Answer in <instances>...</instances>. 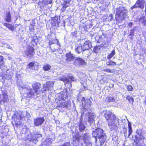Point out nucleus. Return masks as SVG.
Instances as JSON below:
<instances>
[{"instance_id": "obj_1", "label": "nucleus", "mask_w": 146, "mask_h": 146, "mask_svg": "<svg viewBox=\"0 0 146 146\" xmlns=\"http://www.w3.org/2000/svg\"><path fill=\"white\" fill-rule=\"evenodd\" d=\"M104 116L108 121V126L111 130L115 129L117 127V124L119 122V118L116 117L113 113L110 111H106Z\"/></svg>"}, {"instance_id": "obj_2", "label": "nucleus", "mask_w": 146, "mask_h": 146, "mask_svg": "<svg viewBox=\"0 0 146 146\" xmlns=\"http://www.w3.org/2000/svg\"><path fill=\"white\" fill-rule=\"evenodd\" d=\"M127 11L124 7L120 6L116 9V13L115 15V19L118 23L121 22L126 17Z\"/></svg>"}, {"instance_id": "obj_3", "label": "nucleus", "mask_w": 146, "mask_h": 146, "mask_svg": "<svg viewBox=\"0 0 146 146\" xmlns=\"http://www.w3.org/2000/svg\"><path fill=\"white\" fill-rule=\"evenodd\" d=\"M71 104V102L69 100L65 102H60L57 104L56 108L59 110L63 112L69 109L70 108Z\"/></svg>"}, {"instance_id": "obj_4", "label": "nucleus", "mask_w": 146, "mask_h": 146, "mask_svg": "<svg viewBox=\"0 0 146 146\" xmlns=\"http://www.w3.org/2000/svg\"><path fill=\"white\" fill-rule=\"evenodd\" d=\"M77 100L78 101H81L82 106L85 109L89 108L91 105V101L90 99H87L85 100L84 98L81 96H78Z\"/></svg>"}, {"instance_id": "obj_5", "label": "nucleus", "mask_w": 146, "mask_h": 146, "mask_svg": "<svg viewBox=\"0 0 146 146\" xmlns=\"http://www.w3.org/2000/svg\"><path fill=\"white\" fill-rule=\"evenodd\" d=\"M59 80L63 81L65 84V85L66 86H68V85L69 82L70 84H69L68 88H70L72 86V84L71 83L72 81H75V79L72 76H67L66 77L64 76H62L59 78Z\"/></svg>"}, {"instance_id": "obj_6", "label": "nucleus", "mask_w": 146, "mask_h": 146, "mask_svg": "<svg viewBox=\"0 0 146 146\" xmlns=\"http://www.w3.org/2000/svg\"><path fill=\"white\" fill-rule=\"evenodd\" d=\"M34 50L32 46H29L27 48L25 51V56L29 58L33 56L35 53Z\"/></svg>"}, {"instance_id": "obj_7", "label": "nucleus", "mask_w": 146, "mask_h": 146, "mask_svg": "<svg viewBox=\"0 0 146 146\" xmlns=\"http://www.w3.org/2000/svg\"><path fill=\"white\" fill-rule=\"evenodd\" d=\"M27 95L29 97H32L34 98L35 96L39 94V92H37L33 89L27 88Z\"/></svg>"}, {"instance_id": "obj_8", "label": "nucleus", "mask_w": 146, "mask_h": 146, "mask_svg": "<svg viewBox=\"0 0 146 146\" xmlns=\"http://www.w3.org/2000/svg\"><path fill=\"white\" fill-rule=\"evenodd\" d=\"M44 118L36 117L34 119V125L36 126L41 125L44 122Z\"/></svg>"}, {"instance_id": "obj_9", "label": "nucleus", "mask_w": 146, "mask_h": 146, "mask_svg": "<svg viewBox=\"0 0 146 146\" xmlns=\"http://www.w3.org/2000/svg\"><path fill=\"white\" fill-rule=\"evenodd\" d=\"M85 62L84 60L80 58H76L75 60L73 62V64L76 66L85 64Z\"/></svg>"}, {"instance_id": "obj_10", "label": "nucleus", "mask_w": 146, "mask_h": 146, "mask_svg": "<svg viewBox=\"0 0 146 146\" xmlns=\"http://www.w3.org/2000/svg\"><path fill=\"white\" fill-rule=\"evenodd\" d=\"M39 64L37 62H31L27 66V69L31 70H37L38 68Z\"/></svg>"}, {"instance_id": "obj_11", "label": "nucleus", "mask_w": 146, "mask_h": 146, "mask_svg": "<svg viewBox=\"0 0 146 146\" xmlns=\"http://www.w3.org/2000/svg\"><path fill=\"white\" fill-rule=\"evenodd\" d=\"M66 61L67 63L70 62L72 61H74L76 58L73 55V54L71 52L66 54Z\"/></svg>"}, {"instance_id": "obj_12", "label": "nucleus", "mask_w": 146, "mask_h": 146, "mask_svg": "<svg viewBox=\"0 0 146 146\" xmlns=\"http://www.w3.org/2000/svg\"><path fill=\"white\" fill-rule=\"evenodd\" d=\"M92 47L91 42L89 40L86 41L84 43L83 45V50L90 49Z\"/></svg>"}, {"instance_id": "obj_13", "label": "nucleus", "mask_w": 146, "mask_h": 146, "mask_svg": "<svg viewBox=\"0 0 146 146\" xmlns=\"http://www.w3.org/2000/svg\"><path fill=\"white\" fill-rule=\"evenodd\" d=\"M58 17H58L56 16L52 18L51 21V23L52 26L57 27L59 25L60 20L59 19H58Z\"/></svg>"}, {"instance_id": "obj_14", "label": "nucleus", "mask_w": 146, "mask_h": 146, "mask_svg": "<svg viewBox=\"0 0 146 146\" xmlns=\"http://www.w3.org/2000/svg\"><path fill=\"white\" fill-rule=\"evenodd\" d=\"M136 133L139 136V140H144L145 137L143 135V131L141 129H139L137 130Z\"/></svg>"}, {"instance_id": "obj_15", "label": "nucleus", "mask_w": 146, "mask_h": 146, "mask_svg": "<svg viewBox=\"0 0 146 146\" xmlns=\"http://www.w3.org/2000/svg\"><path fill=\"white\" fill-rule=\"evenodd\" d=\"M98 130H100V129H96L95 131H93L92 133L93 136L95 137L96 139L97 138L99 139V141H100V132L98 131Z\"/></svg>"}, {"instance_id": "obj_16", "label": "nucleus", "mask_w": 146, "mask_h": 146, "mask_svg": "<svg viewBox=\"0 0 146 146\" xmlns=\"http://www.w3.org/2000/svg\"><path fill=\"white\" fill-rule=\"evenodd\" d=\"M33 89H34L35 91H36L37 92H39L40 94L41 91H38V90L41 88L40 84L39 83H36L32 85Z\"/></svg>"}, {"instance_id": "obj_17", "label": "nucleus", "mask_w": 146, "mask_h": 146, "mask_svg": "<svg viewBox=\"0 0 146 146\" xmlns=\"http://www.w3.org/2000/svg\"><path fill=\"white\" fill-rule=\"evenodd\" d=\"M95 117V116L94 115H90L89 116L88 121L90 123L91 125H92L93 126L94 125V118Z\"/></svg>"}, {"instance_id": "obj_18", "label": "nucleus", "mask_w": 146, "mask_h": 146, "mask_svg": "<svg viewBox=\"0 0 146 146\" xmlns=\"http://www.w3.org/2000/svg\"><path fill=\"white\" fill-rule=\"evenodd\" d=\"M126 99L128 101L129 103L131 104L132 105L134 102V99L133 97L130 95H127L126 97Z\"/></svg>"}, {"instance_id": "obj_19", "label": "nucleus", "mask_w": 146, "mask_h": 146, "mask_svg": "<svg viewBox=\"0 0 146 146\" xmlns=\"http://www.w3.org/2000/svg\"><path fill=\"white\" fill-rule=\"evenodd\" d=\"M51 142L49 139H46L45 141L43 142L42 144V146H50Z\"/></svg>"}, {"instance_id": "obj_20", "label": "nucleus", "mask_w": 146, "mask_h": 146, "mask_svg": "<svg viewBox=\"0 0 146 146\" xmlns=\"http://www.w3.org/2000/svg\"><path fill=\"white\" fill-rule=\"evenodd\" d=\"M128 137L131 134L132 132V130L131 126V123L129 121L128 122Z\"/></svg>"}, {"instance_id": "obj_21", "label": "nucleus", "mask_w": 146, "mask_h": 146, "mask_svg": "<svg viewBox=\"0 0 146 146\" xmlns=\"http://www.w3.org/2000/svg\"><path fill=\"white\" fill-rule=\"evenodd\" d=\"M106 101L108 102H114L115 99L113 97L108 96L106 99Z\"/></svg>"}, {"instance_id": "obj_22", "label": "nucleus", "mask_w": 146, "mask_h": 146, "mask_svg": "<svg viewBox=\"0 0 146 146\" xmlns=\"http://www.w3.org/2000/svg\"><path fill=\"white\" fill-rule=\"evenodd\" d=\"M75 50L78 54H79L82 51H84V50H83V47L81 46H77L75 48Z\"/></svg>"}, {"instance_id": "obj_23", "label": "nucleus", "mask_w": 146, "mask_h": 146, "mask_svg": "<svg viewBox=\"0 0 146 146\" xmlns=\"http://www.w3.org/2000/svg\"><path fill=\"white\" fill-rule=\"evenodd\" d=\"M83 140L84 142L90 140V137L87 133H85L83 137Z\"/></svg>"}, {"instance_id": "obj_24", "label": "nucleus", "mask_w": 146, "mask_h": 146, "mask_svg": "<svg viewBox=\"0 0 146 146\" xmlns=\"http://www.w3.org/2000/svg\"><path fill=\"white\" fill-rule=\"evenodd\" d=\"M3 25L4 26H6L7 28H8L9 30L12 31H13L14 28L13 26H12L9 24H8L7 23H4Z\"/></svg>"}, {"instance_id": "obj_25", "label": "nucleus", "mask_w": 146, "mask_h": 146, "mask_svg": "<svg viewBox=\"0 0 146 146\" xmlns=\"http://www.w3.org/2000/svg\"><path fill=\"white\" fill-rule=\"evenodd\" d=\"M27 113L28 114V112L27 111L22 112L21 114L19 115V119H23V118H24L26 116Z\"/></svg>"}, {"instance_id": "obj_26", "label": "nucleus", "mask_w": 146, "mask_h": 146, "mask_svg": "<svg viewBox=\"0 0 146 146\" xmlns=\"http://www.w3.org/2000/svg\"><path fill=\"white\" fill-rule=\"evenodd\" d=\"M11 15L10 13L9 12L7 13L6 15V21L8 22H11Z\"/></svg>"}, {"instance_id": "obj_27", "label": "nucleus", "mask_w": 146, "mask_h": 146, "mask_svg": "<svg viewBox=\"0 0 146 146\" xmlns=\"http://www.w3.org/2000/svg\"><path fill=\"white\" fill-rule=\"evenodd\" d=\"M79 139L77 138H75L73 140L72 143L74 146H81L79 144Z\"/></svg>"}, {"instance_id": "obj_28", "label": "nucleus", "mask_w": 146, "mask_h": 146, "mask_svg": "<svg viewBox=\"0 0 146 146\" xmlns=\"http://www.w3.org/2000/svg\"><path fill=\"white\" fill-rule=\"evenodd\" d=\"M101 145L103 144L106 141V135L104 134V135H101Z\"/></svg>"}, {"instance_id": "obj_29", "label": "nucleus", "mask_w": 146, "mask_h": 146, "mask_svg": "<svg viewBox=\"0 0 146 146\" xmlns=\"http://www.w3.org/2000/svg\"><path fill=\"white\" fill-rule=\"evenodd\" d=\"M100 46H96L94 48V51L96 53H100Z\"/></svg>"}, {"instance_id": "obj_30", "label": "nucleus", "mask_w": 146, "mask_h": 146, "mask_svg": "<svg viewBox=\"0 0 146 146\" xmlns=\"http://www.w3.org/2000/svg\"><path fill=\"white\" fill-rule=\"evenodd\" d=\"M79 128L80 131H82L85 129V127L82 122H80L79 125Z\"/></svg>"}, {"instance_id": "obj_31", "label": "nucleus", "mask_w": 146, "mask_h": 146, "mask_svg": "<svg viewBox=\"0 0 146 146\" xmlns=\"http://www.w3.org/2000/svg\"><path fill=\"white\" fill-rule=\"evenodd\" d=\"M115 52L114 50H113L107 56V58L108 59H110L115 54Z\"/></svg>"}, {"instance_id": "obj_32", "label": "nucleus", "mask_w": 146, "mask_h": 146, "mask_svg": "<svg viewBox=\"0 0 146 146\" xmlns=\"http://www.w3.org/2000/svg\"><path fill=\"white\" fill-rule=\"evenodd\" d=\"M64 92H61L60 93L57 94L58 99L59 100L61 101V100H64V98H62V96H64Z\"/></svg>"}, {"instance_id": "obj_33", "label": "nucleus", "mask_w": 146, "mask_h": 146, "mask_svg": "<svg viewBox=\"0 0 146 146\" xmlns=\"http://www.w3.org/2000/svg\"><path fill=\"white\" fill-rule=\"evenodd\" d=\"M54 84V83L53 82H46V84L45 86H46L47 85L48 87L50 88H51L53 86Z\"/></svg>"}, {"instance_id": "obj_34", "label": "nucleus", "mask_w": 146, "mask_h": 146, "mask_svg": "<svg viewBox=\"0 0 146 146\" xmlns=\"http://www.w3.org/2000/svg\"><path fill=\"white\" fill-rule=\"evenodd\" d=\"M54 84V83L53 82H46V84L45 86H46L47 85L48 87L50 88H51L53 86Z\"/></svg>"}, {"instance_id": "obj_35", "label": "nucleus", "mask_w": 146, "mask_h": 146, "mask_svg": "<svg viewBox=\"0 0 146 146\" xmlns=\"http://www.w3.org/2000/svg\"><path fill=\"white\" fill-rule=\"evenodd\" d=\"M70 1V0H67L65 1L63 3V7L66 8L68 7L69 5V2Z\"/></svg>"}, {"instance_id": "obj_36", "label": "nucleus", "mask_w": 146, "mask_h": 146, "mask_svg": "<svg viewBox=\"0 0 146 146\" xmlns=\"http://www.w3.org/2000/svg\"><path fill=\"white\" fill-rule=\"evenodd\" d=\"M107 65H112L114 66L116 65V63L111 60H110L108 62L106 63Z\"/></svg>"}, {"instance_id": "obj_37", "label": "nucleus", "mask_w": 146, "mask_h": 146, "mask_svg": "<svg viewBox=\"0 0 146 146\" xmlns=\"http://www.w3.org/2000/svg\"><path fill=\"white\" fill-rule=\"evenodd\" d=\"M51 68V66L49 64H46L44 65L43 68L44 70L48 71Z\"/></svg>"}, {"instance_id": "obj_38", "label": "nucleus", "mask_w": 146, "mask_h": 146, "mask_svg": "<svg viewBox=\"0 0 146 146\" xmlns=\"http://www.w3.org/2000/svg\"><path fill=\"white\" fill-rule=\"evenodd\" d=\"M46 86V84H44V85L42 89V90L41 91L42 92H44L45 91L49 90L50 89L47 86V85L46 86Z\"/></svg>"}, {"instance_id": "obj_39", "label": "nucleus", "mask_w": 146, "mask_h": 146, "mask_svg": "<svg viewBox=\"0 0 146 146\" xmlns=\"http://www.w3.org/2000/svg\"><path fill=\"white\" fill-rule=\"evenodd\" d=\"M3 65V58L2 56H0V68H1Z\"/></svg>"}, {"instance_id": "obj_40", "label": "nucleus", "mask_w": 146, "mask_h": 146, "mask_svg": "<svg viewBox=\"0 0 146 146\" xmlns=\"http://www.w3.org/2000/svg\"><path fill=\"white\" fill-rule=\"evenodd\" d=\"M102 71L103 73H104V72H106L109 73H111L113 72L109 68H106V69H104L102 70Z\"/></svg>"}, {"instance_id": "obj_41", "label": "nucleus", "mask_w": 146, "mask_h": 146, "mask_svg": "<svg viewBox=\"0 0 146 146\" xmlns=\"http://www.w3.org/2000/svg\"><path fill=\"white\" fill-rule=\"evenodd\" d=\"M126 88L128 91H132L133 90V88L132 86L130 85H127Z\"/></svg>"}, {"instance_id": "obj_42", "label": "nucleus", "mask_w": 146, "mask_h": 146, "mask_svg": "<svg viewBox=\"0 0 146 146\" xmlns=\"http://www.w3.org/2000/svg\"><path fill=\"white\" fill-rule=\"evenodd\" d=\"M139 3L136 2V3L131 7V9H132L134 8L139 7Z\"/></svg>"}, {"instance_id": "obj_43", "label": "nucleus", "mask_w": 146, "mask_h": 146, "mask_svg": "<svg viewBox=\"0 0 146 146\" xmlns=\"http://www.w3.org/2000/svg\"><path fill=\"white\" fill-rule=\"evenodd\" d=\"M86 146H92V144L90 140L84 142Z\"/></svg>"}, {"instance_id": "obj_44", "label": "nucleus", "mask_w": 146, "mask_h": 146, "mask_svg": "<svg viewBox=\"0 0 146 146\" xmlns=\"http://www.w3.org/2000/svg\"><path fill=\"white\" fill-rule=\"evenodd\" d=\"M36 135H33L30 138H28V139L29 141L35 140L36 139Z\"/></svg>"}, {"instance_id": "obj_45", "label": "nucleus", "mask_w": 146, "mask_h": 146, "mask_svg": "<svg viewBox=\"0 0 146 146\" xmlns=\"http://www.w3.org/2000/svg\"><path fill=\"white\" fill-rule=\"evenodd\" d=\"M100 36H97L95 37L96 40L98 43H100Z\"/></svg>"}, {"instance_id": "obj_46", "label": "nucleus", "mask_w": 146, "mask_h": 146, "mask_svg": "<svg viewBox=\"0 0 146 146\" xmlns=\"http://www.w3.org/2000/svg\"><path fill=\"white\" fill-rule=\"evenodd\" d=\"M77 34V31H75L74 32H72L71 33V35L72 36L76 37Z\"/></svg>"}, {"instance_id": "obj_47", "label": "nucleus", "mask_w": 146, "mask_h": 146, "mask_svg": "<svg viewBox=\"0 0 146 146\" xmlns=\"http://www.w3.org/2000/svg\"><path fill=\"white\" fill-rule=\"evenodd\" d=\"M86 115H88L89 116L90 115H94L93 112L90 111V110H89L88 113H86Z\"/></svg>"}, {"instance_id": "obj_48", "label": "nucleus", "mask_w": 146, "mask_h": 146, "mask_svg": "<svg viewBox=\"0 0 146 146\" xmlns=\"http://www.w3.org/2000/svg\"><path fill=\"white\" fill-rule=\"evenodd\" d=\"M17 86H20V87H21V88H22V89H26V86L25 85H24V86H23V85H20V84H19L18 83V82H17Z\"/></svg>"}, {"instance_id": "obj_49", "label": "nucleus", "mask_w": 146, "mask_h": 146, "mask_svg": "<svg viewBox=\"0 0 146 146\" xmlns=\"http://www.w3.org/2000/svg\"><path fill=\"white\" fill-rule=\"evenodd\" d=\"M130 32L129 35V36H133L134 35V32L133 30H130Z\"/></svg>"}, {"instance_id": "obj_50", "label": "nucleus", "mask_w": 146, "mask_h": 146, "mask_svg": "<svg viewBox=\"0 0 146 146\" xmlns=\"http://www.w3.org/2000/svg\"><path fill=\"white\" fill-rule=\"evenodd\" d=\"M64 96H62V98H64V100H65L67 97V95L64 92Z\"/></svg>"}, {"instance_id": "obj_51", "label": "nucleus", "mask_w": 146, "mask_h": 146, "mask_svg": "<svg viewBox=\"0 0 146 146\" xmlns=\"http://www.w3.org/2000/svg\"><path fill=\"white\" fill-rule=\"evenodd\" d=\"M3 98H5V100L6 101H7V100L8 99L7 98L8 96L5 93L3 94Z\"/></svg>"}, {"instance_id": "obj_52", "label": "nucleus", "mask_w": 146, "mask_h": 146, "mask_svg": "<svg viewBox=\"0 0 146 146\" xmlns=\"http://www.w3.org/2000/svg\"><path fill=\"white\" fill-rule=\"evenodd\" d=\"M135 138L133 140L134 141V142H136L137 141L138 139V137L137 135H135Z\"/></svg>"}, {"instance_id": "obj_53", "label": "nucleus", "mask_w": 146, "mask_h": 146, "mask_svg": "<svg viewBox=\"0 0 146 146\" xmlns=\"http://www.w3.org/2000/svg\"><path fill=\"white\" fill-rule=\"evenodd\" d=\"M142 23L143 24V25L146 27V20H144L142 21Z\"/></svg>"}, {"instance_id": "obj_54", "label": "nucleus", "mask_w": 146, "mask_h": 146, "mask_svg": "<svg viewBox=\"0 0 146 146\" xmlns=\"http://www.w3.org/2000/svg\"><path fill=\"white\" fill-rule=\"evenodd\" d=\"M133 25V23L132 22H130L128 24V26L129 27H131Z\"/></svg>"}, {"instance_id": "obj_55", "label": "nucleus", "mask_w": 146, "mask_h": 146, "mask_svg": "<svg viewBox=\"0 0 146 146\" xmlns=\"http://www.w3.org/2000/svg\"><path fill=\"white\" fill-rule=\"evenodd\" d=\"M91 38L92 39V37L94 36V33L93 32H91L90 33Z\"/></svg>"}, {"instance_id": "obj_56", "label": "nucleus", "mask_w": 146, "mask_h": 146, "mask_svg": "<svg viewBox=\"0 0 146 146\" xmlns=\"http://www.w3.org/2000/svg\"><path fill=\"white\" fill-rule=\"evenodd\" d=\"M55 41V40H52V41H50L49 42V44L50 45H51L52 44H54V42Z\"/></svg>"}, {"instance_id": "obj_57", "label": "nucleus", "mask_w": 146, "mask_h": 146, "mask_svg": "<svg viewBox=\"0 0 146 146\" xmlns=\"http://www.w3.org/2000/svg\"><path fill=\"white\" fill-rule=\"evenodd\" d=\"M109 17H110V20H112L113 18V15L111 14H110L109 15Z\"/></svg>"}, {"instance_id": "obj_58", "label": "nucleus", "mask_w": 146, "mask_h": 146, "mask_svg": "<svg viewBox=\"0 0 146 146\" xmlns=\"http://www.w3.org/2000/svg\"><path fill=\"white\" fill-rule=\"evenodd\" d=\"M35 135H36V139L37 138L40 137L41 136V135L40 134H37Z\"/></svg>"}, {"instance_id": "obj_59", "label": "nucleus", "mask_w": 146, "mask_h": 146, "mask_svg": "<svg viewBox=\"0 0 146 146\" xmlns=\"http://www.w3.org/2000/svg\"><path fill=\"white\" fill-rule=\"evenodd\" d=\"M33 26L31 24V25H30V26H29L30 29V30L32 29H33Z\"/></svg>"}, {"instance_id": "obj_60", "label": "nucleus", "mask_w": 146, "mask_h": 146, "mask_svg": "<svg viewBox=\"0 0 146 146\" xmlns=\"http://www.w3.org/2000/svg\"><path fill=\"white\" fill-rule=\"evenodd\" d=\"M15 125L16 126H19L20 125V122H19V123H17L15 122Z\"/></svg>"}, {"instance_id": "obj_61", "label": "nucleus", "mask_w": 146, "mask_h": 146, "mask_svg": "<svg viewBox=\"0 0 146 146\" xmlns=\"http://www.w3.org/2000/svg\"><path fill=\"white\" fill-rule=\"evenodd\" d=\"M30 116V115L29 113L28 112V114H27H27L26 117H27V118H28V117L29 118V117Z\"/></svg>"}, {"instance_id": "obj_62", "label": "nucleus", "mask_w": 146, "mask_h": 146, "mask_svg": "<svg viewBox=\"0 0 146 146\" xmlns=\"http://www.w3.org/2000/svg\"><path fill=\"white\" fill-rule=\"evenodd\" d=\"M79 144L80 145V146H83V143H79Z\"/></svg>"}, {"instance_id": "obj_63", "label": "nucleus", "mask_w": 146, "mask_h": 146, "mask_svg": "<svg viewBox=\"0 0 146 146\" xmlns=\"http://www.w3.org/2000/svg\"><path fill=\"white\" fill-rule=\"evenodd\" d=\"M122 146H125V144L124 143H123Z\"/></svg>"}, {"instance_id": "obj_64", "label": "nucleus", "mask_w": 146, "mask_h": 146, "mask_svg": "<svg viewBox=\"0 0 146 146\" xmlns=\"http://www.w3.org/2000/svg\"><path fill=\"white\" fill-rule=\"evenodd\" d=\"M32 41L35 42V40H32Z\"/></svg>"}]
</instances>
